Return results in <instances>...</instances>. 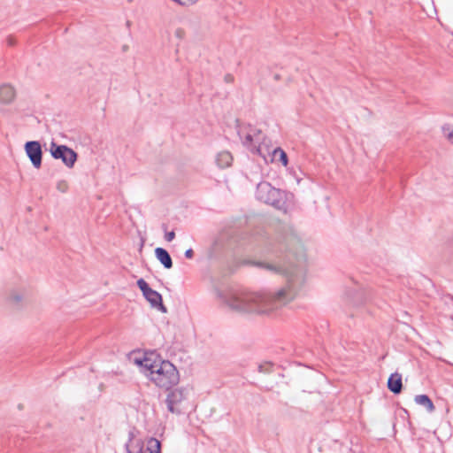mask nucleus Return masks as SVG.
Listing matches in <instances>:
<instances>
[{
	"mask_svg": "<svg viewBox=\"0 0 453 453\" xmlns=\"http://www.w3.org/2000/svg\"><path fill=\"white\" fill-rule=\"evenodd\" d=\"M448 139L453 143V130L449 133Z\"/></svg>",
	"mask_w": 453,
	"mask_h": 453,
	"instance_id": "27",
	"label": "nucleus"
},
{
	"mask_svg": "<svg viewBox=\"0 0 453 453\" xmlns=\"http://www.w3.org/2000/svg\"><path fill=\"white\" fill-rule=\"evenodd\" d=\"M388 389L394 395H399L403 391L402 374L395 372L390 374L387 382Z\"/></svg>",
	"mask_w": 453,
	"mask_h": 453,
	"instance_id": "9",
	"label": "nucleus"
},
{
	"mask_svg": "<svg viewBox=\"0 0 453 453\" xmlns=\"http://www.w3.org/2000/svg\"><path fill=\"white\" fill-rule=\"evenodd\" d=\"M266 252L274 256L272 262L253 261L252 265L265 269L273 274H281L288 278V286L276 292L240 293L222 296L223 302L233 311L241 314H269L291 302L297 295L294 281L302 276L305 261L300 246L295 247L288 240L285 243L270 242Z\"/></svg>",
	"mask_w": 453,
	"mask_h": 453,
	"instance_id": "1",
	"label": "nucleus"
},
{
	"mask_svg": "<svg viewBox=\"0 0 453 453\" xmlns=\"http://www.w3.org/2000/svg\"><path fill=\"white\" fill-rule=\"evenodd\" d=\"M263 367H264V366H263L262 365H260L258 366V370H259V372H264Z\"/></svg>",
	"mask_w": 453,
	"mask_h": 453,
	"instance_id": "31",
	"label": "nucleus"
},
{
	"mask_svg": "<svg viewBox=\"0 0 453 453\" xmlns=\"http://www.w3.org/2000/svg\"><path fill=\"white\" fill-rule=\"evenodd\" d=\"M7 44H8V46H11V47L16 45V39H15V37H13L12 35L8 36L7 37Z\"/></svg>",
	"mask_w": 453,
	"mask_h": 453,
	"instance_id": "23",
	"label": "nucleus"
},
{
	"mask_svg": "<svg viewBox=\"0 0 453 453\" xmlns=\"http://www.w3.org/2000/svg\"><path fill=\"white\" fill-rule=\"evenodd\" d=\"M140 453H161V441L155 437H150L147 441L146 448L143 446L139 448Z\"/></svg>",
	"mask_w": 453,
	"mask_h": 453,
	"instance_id": "13",
	"label": "nucleus"
},
{
	"mask_svg": "<svg viewBox=\"0 0 453 453\" xmlns=\"http://www.w3.org/2000/svg\"><path fill=\"white\" fill-rule=\"evenodd\" d=\"M198 0H179V4L180 5H188V4H193L196 3Z\"/></svg>",
	"mask_w": 453,
	"mask_h": 453,
	"instance_id": "22",
	"label": "nucleus"
},
{
	"mask_svg": "<svg viewBox=\"0 0 453 453\" xmlns=\"http://www.w3.org/2000/svg\"><path fill=\"white\" fill-rule=\"evenodd\" d=\"M24 150L32 165L35 169H40L43 154L41 142L39 141H27L24 145Z\"/></svg>",
	"mask_w": 453,
	"mask_h": 453,
	"instance_id": "6",
	"label": "nucleus"
},
{
	"mask_svg": "<svg viewBox=\"0 0 453 453\" xmlns=\"http://www.w3.org/2000/svg\"><path fill=\"white\" fill-rule=\"evenodd\" d=\"M185 257L186 258H192L194 257V250L190 248V249H188L186 251H185Z\"/></svg>",
	"mask_w": 453,
	"mask_h": 453,
	"instance_id": "25",
	"label": "nucleus"
},
{
	"mask_svg": "<svg viewBox=\"0 0 453 453\" xmlns=\"http://www.w3.org/2000/svg\"><path fill=\"white\" fill-rule=\"evenodd\" d=\"M349 296L350 303L354 306H360L365 304L368 301L371 295L370 292H368L367 290L360 288L354 292H349Z\"/></svg>",
	"mask_w": 453,
	"mask_h": 453,
	"instance_id": "10",
	"label": "nucleus"
},
{
	"mask_svg": "<svg viewBox=\"0 0 453 453\" xmlns=\"http://www.w3.org/2000/svg\"><path fill=\"white\" fill-rule=\"evenodd\" d=\"M163 360L161 357L155 352L146 353L141 359H136V364L144 369L145 374L152 373L158 363Z\"/></svg>",
	"mask_w": 453,
	"mask_h": 453,
	"instance_id": "8",
	"label": "nucleus"
},
{
	"mask_svg": "<svg viewBox=\"0 0 453 453\" xmlns=\"http://www.w3.org/2000/svg\"><path fill=\"white\" fill-rule=\"evenodd\" d=\"M134 437V434L132 432L129 433V441H131Z\"/></svg>",
	"mask_w": 453,
	"mask_h": 453,
	"instance_id": "30",
	"label": "nucleus"
},
{
	"mask_svg": "<svg viewBox=\"0 0 453 453\" xmlns=\"http://www.w3.org/2000/svg\"><path fill=\"white\" fill-rule=\"evenodd\" d=\"M233 156L229 151H222L217 155L216 163L219 167L226 168L231 165Z\"/></svg>",
	"mask_w": 453,
	"mask_h": 453,
	"instance_id": "16",
	"label": "nucleus"
},
{
	"mask_svg": "<svg viewBox=\"0 0 453 453\" xmlns=\"http://www.w3.org/2000/svg\"><path fill=\"white\" fill-rule=\"evenodd\" d=\"M185 399V388H178L173 390L170 389V392L167 394L165 399L168 411H170L171 413L180 414V411L178 410L175 406L180 403Z\"/></svg>",
	"mask_w": 453,
	"mask_h": 453,
	"instance_id": "7",
	"label": "nucleus"
},
{
	"mask_svg": "<svg viewBox=\"0 0 453 453\" xmlns=\"http://www.w3.org/2000/svg\"><path fill=\"white\" fill-rule=\"evenodd\" d=\"M175 35H176V37H178L180 39H183L184 36H185V30L183 28H180V27L177 28L175 30Z\"/></svg>",
	"mask_w": 453,
	"mask_h": 453,
	"instance_id": "21",
	"label": "nucleus"
},
{
	"mask_svg": "<svg viewBox=\"0 0 453 453\" xmlns=\"http://www.w3.org/2000/svg\"><path fill=\"white\" fill-rule=\"evenodd\" d=\"M255 197L284 214H287L295 204V196L292 192L276 188L265 180L257 183Z\"/></svg>",
	"mask_w": 453,
	"mask_h": 453,
	"instance_id": "2",
	"label": "nucleus"
},
{
	"mask_svg": "<svg viewBox=\"0 0 453 453\" xmlns=\"http://www.w3.org/2000/svg\"><path fill=\"white\" fill-rule=\"evenodd\" d=\"M272 161L280 162L283 166H288V157L284 150L280 147L275 148L272 152Z\"/></svg>",
	"mask_w": 453,
	"mask_h": 453,
	"instance_id": "17",
	"label": "nucleus"
},
{
	"mask_svg": "<svg viewBox=\"0 0 453 453\" xmlns=\"http://www.w3.org/2000/svg\"><path fill=\"white\" fill-rule=\"evenodd\" d=\"M162 229L165 231V241L172 242L175 238V232L173 230L168 232L166 224H162Z\"/></svg>",
	"mask_w": 453,
	"mask_h": 453,
	"instance_id": "18",
	"label": "nucleus"
},
{
	"mask_svg": "<svg viewBox=\"0 0 453 453\" xmlns=\"http://www.w3.org/2000/svg\"><path fill=\"white\" fill-rule=\"evenodd\" d=\"M236 128H237V134H238L239 137L241 139H242V129L240 127V120L239 119H236Z\"/></svg>",
	"mask_w": 453,
	"mask_h": 453,
	"instance_id": "26",
	"label": "nucleus"
},
{
	"mask_svg": "<svg viewBox=\"0 0 453 453\" xmlns=\"http://www.w3.org/2000/svg\"><path fill=\"white\" fill-rule=\"evenodd\" d=\"M157 387L170 390L180 381L179 371L169 360H161L152 373L146 374Z\"/></svg>",
	"mask_w": 453,
	"mask_h": 453,
	"instance_id": "3",
	"label": "nucleus"
},
{
	"mask_svg": "<svg viewBox=\"0 0 453 453\" xmlns=\"http://www.w3.org/2000/svg\"><path fill=\"white\" fill-rule=\"evenodd\" d=\"M250 132H253V135L257 134H260L261 131L260 130H250Z\"/></svg>",
	"mask_w": 453,
	"mask_h": 453,
	"instance_id": "29",
	"label": "nucleus"
},
{
	"mask_svg": "<svg viewBox=\"0 0 453 453\" xmlns=\"http://www.w3.org/2000/svg\"><path fill=\"white\" fill-rule=\"evenodd\" d=\"M136 285L142 291L143 297L150 303L152 308L157 309L162 313L167 312V308L163 303L162 295L152 289L144 279L140 278L137 280Z\"/></svg>",
	"mask_w": 453,
	"mask_h": 453,
	"instance_id": "5",
	"label": "nucleus"
},
{
	"mask_svg": "<svg viewBox=\"0 0 453 453\" xmlns=\"http://www.w3.org/2000/svg\"><path fill=\"white\" fill-rule=\"evenodd\" d=\"M234 76L230 73H226L224 77V81L226 82V83H232L234 82Z\"/></svg>",
	"mask_w": 453,
	"mask_h": 453,
	"instance_id": "24",
	"label": "nucleus"
},
{
	"mask_svg": "<svg viewBox=\"0 0 453 453\" xmlns=\"http://www.w3.org/2000/svg\"><path fill=\"white\" fill-rule=\"evenodd\" d=\"M15 96L16 91L12 85L4 83L0 86V104H9L14 100Z\"/></svg>",
	"mask_w": 453,
	"mask_h": 453,
	"instance_id": "11",
	"label": "nucleus"
},
{
	"mask_svg": "<svg viewBox=\"0 0 453 453\" xmlns=\"http://www.w3.org/2000/svg\"><path fill=\"white\" fill-rule=\"evenodd\" d=\"M68 188H69V186H68V183L66 180H61L58 181L57 189L58 191H60L61 193H65V192H67Z\"/></svg>",
	"mask_w": 453,
	"mask_h": 453,
	"instance_id": "19",
	"label": "nucleus"
},
{
	"mask_svg": "<svg viewBox=\"0 0 453 453\" xmlns=\"http://www.w3.org/2000/svg\"><path fill=\"white\" fill-rule=\"evenodd\" d=\"M242 144L253 154H257L263 157H265V155L261 151V146L255 145L253 143V134L250 133H248L244 136V140L242 141Z\"/></svg>",
	"mask_w": 453,
	"mask_h": 453,
	"instance_id": "14",
	"label": "nucleus"
},
{
	"mask_svg": "<svg viewBox=\"0 0 453 453\" xmlns=\"http://www.w3.org/2000/svg\"><path fill=\"white\" fill-rule=\"evenodd\" d=\"M9 299L14 304H19L22 301V296L19 294H13L10 296Z\"/></svg>",
	"mask_w": 453,
	"mask_h": 453,
	"instance_id": "20",
	"label": "nucleus"
},
{
	"mask_svg": "<svg viewBox=\"0 0 453 453\" xmlns=\"http://www.w3.org/2000/svg\"><path fill=\"white\" fill-rule=\"evenodd\" d=\"M442 129H443V131H445V130H449V127H446V126H444V127H442Z\"/></svg>",
	"mask_w": 453,
	"mask_h": 453,
	"instance_id": "32",
	"label": "nucleus"
},
{
	"mask_svg": "<svg viewBox=\"0 0 453 453\" xmlns=\"http://www.w3.org/2000/svg\"><path fill=\"white\" fill-rule=\"evenodd\" d=\"M49 150L54 159L61 160L68 168H73L78 159V153L72 148L54 141H51Z\"/></svg>",
	"mask_w": 453,
	"mask_h": 453,
	"instance_id": "4",
	"label": "nucleus"
},
{
	"mask_svg": "<svg viewBox=\"0 0 453 453\" xmlns=\"http://www.w3.org/2000/svg\"><path fill=\"white\" fill-rule=\"evenodd\" d=\"M414 400L416 403L424 406L429 413H432L435 411V406L427 395H418L415 396Z\"/></svg>",
	"mask_w": 453,
	"mask_h": 453,
	"instance_id": "15",
	"label": "nucleus"
},
{
	"mask_svg": "<svg viewBox=\"0 0 453 453\" xmlns=\"http://www.w3.org/2000/svg\"><path fill=\"white\" fill-rule=\"evenodd\" d=\"M155 257L165 269H171L173 265V259L167 250L162 247L155 249Z\"/></svg>",
	"mask_w": 453,
	"mask_h": 453,
	"instance_id": "12",
	"label": "nucleus"
},
{
	"mask_svg": "<svg viewBox=\"0 0 453 453\" xmlns=\"http://www.w3.org/2000/svg\"><path fill=\"white\" fill-rule=\"evenodd\" d=\"M273 79L275 81H280V75L279 73H275L274 76H273Z\"/></svg>",
	"mask_w": 453,
	"mask_h": 453,
	"instance_id": "28",
	"label": "nucleus"
}]
</instances>
